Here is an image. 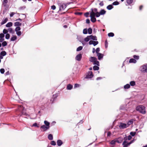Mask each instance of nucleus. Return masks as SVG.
Listing matches in <instances>:
<instances>
[{
    "label": "nucleus",
    "mask_w": 147,
    "mask_h": 147,
    "mask_svg": "<svg viewBox=\"0 0 147 147\" xmlns=\"http://www.w3.org/2000/svg\"><path fill=\"white\" fill-rule=\"evenodd\" d=\"M0 55L1 56H4L6 55V53L5 51H3L0 53Z\"/></svg>",
    "instance_id": "nucleus-29"
},
{
    "label": "nucleus",
    "mask_w": 147,
    "mask_h": 147,
    "mask_svg": "<svg viewBox=\"0 0 147 147\" xmlns=\"http://www.w3.org/2000/svg\"><path fill=\"white\" fill-rule=\"evenodd\" d=\"M0 72L1 74H3L5 72V69L3 68H1L0 69Z\"/></svg>",
    "instance_id": "nucleus-46"
},
{
    "label": "nucleus",
    "mask_w": 147,
    "mask_h": 147,
    "mask_svg": "<svg viewBox=\"0 0 147 147\" xmlns=\"http://www.w3.org/2000/svg\"><path fill=\"white\" fill-rule=\"evenodd\" d=\"M90 39V37L88 36H87L86 37L84 38V40L85 42H87L89 41Z\"/></svg>",
    "instance_id": "nucleus-39"
},
{
    "label": "nucleus",
    "mask_w": 147,
    "mask_h": 147,
    "mask_svg": "<svg viewBox=\"0 0 147 147\" xmlns=\"http://www.w3.org/2000/svg\"><path fill=\"white\" fill-rule=\"evenodd\" d=\"M20 28L19 26H17L15 30L16 32H17L20 30Z\"/></svg>",
    "instance_id": "nucleus-42"
},
{
    "label": "nucleus",
    "mask_w": 147,
    "mask_h": 147,
    "mask_svg": "<svg viewBox=\"0 0 147 147\" xmlns=\"http://www.w3.org/2000/svg\"><path fill=\"white\" fill-rule=\"evenodd\" d=\"M126 1L128 5H130L133 2V0H126Z\"/></svg>",
    "instance_id": "nucleus-38"
},
{
    "label": "nucleus",
    "mask_w": 147,
    "mask_h": 147,
    "mask_svg": "<svg viewBox=\"0 0 147 147\" xmlns=\"http://www.w3.org/2000/svg\"><path fill=\"white\" fill-rule=\"evenodd\" d=\"M97 54V55L98 57V59L99 60H101V59H102L103 58V55L102 54L99 53H98Z\"/></svg>",
    "instance_id": "nucleus-12"
},
{
    "label": "nucleus",
    "mask_w": 147,
    "mask_h": 147,
    "mask_svg": "<svg viewBox=\"0 0 147 147\" xmlns=\"http://www.w3.org/2000/svg\"><path fill=\"white\" fill-rule=\"evenodd\" d=\"M8 32V30H7L5 29H4L3 31V34H7Z\"/></svg>",
    "instance_id": "nucleus-51"
},
{
    "label": "nucleus",
    "mask_w": 147,
    "mask_h": 147,
    "mask_svg": "<svg viewBox=\"0 0 147 147\" xmlns=\"http://www.w3.org/2000/svg\"><path fill=\"white\" fill-rule=\"evenodd\" d=\"M131 138L132 137L131 136L129 135L127 137H125L124 138V140H126L127 139H128V140H130L131 139Z\"/></svg>",
    "instance_id": "nucleus-32"
},
{
    "label": "nucleus",
    "mask_w": 147,
    "mask_h": 147,
    "mask_svg": "<svg viewBox=\"0 0 147 147\" xmlns=\"http://www.w3.org/2000/svg\"><path fill=\"white\" fill-rule=\"evenodd\" d=\"M93 41L91 40L89 41V44L90 45H92L93 44Z\"/></svg>",
    "instance_id": "nucleus-63"
},
{
    "label": "nucleus",
    "mask_w": 147,
    "mask_h": 147,
    "mask_svg": "<svg viewBox=\"0 0 147 147\" xmlns=\"http://www.w3.org/2000/svg\"><path fill=\"white\" fill-rule=\"evenodd\" d=\"M117 142L116 139L112 140L110 142V144L111 145H114L115 143Z\"/></svg>",
    "instance_id": "nucleus-30"
},
{
    "label": "nucleus",
    "mask_w": 147,
    "mask_h": 147,
    "mask_svg": "<svg viewBox=\"0 0 147 147\" xmlns=\"http://www.w3.org/2000/svg\"><path fill=\"white\" fill-rule=\"evenodd\" d=\"M32 126H34L37 127H39V126L37 125V123H34L32 125Z\"/></svg>",
    "instance_id": "nucleus-56"
},
{
    "label": "nucleus",
    "mask_w": 147,
    "mask_h": 147,
    "mask_svg": "<svg viewBox=\"0 0 147 147\" xmlns=\"http://www.w3.org/2000/svg\"><path fill=\"white\" fill-rule=\"evenodd\" d=\"M51 8L53 9V10H55V9H56V7L55 6V5H53L52 6H51Z\"/></svg>",
    "instance_id": "nucleus-60"
},
{
    "label": "nucleus",
    "mask_w": 147,
    "mask_h": 147,
    "mask_svg": "<svg viewBox=\"0 0 147 147\" xmlns=\"http://www.w3.org/2000/svg\"><path fill=\"white\" fill-rule=\"evenodd\" d=\"M136 62V60L134 59H130L129 63H135Z\"/></svg>",
    "instance_id": "nucleus-21"
},
{
    "label": "nucleus",
    "mask_w": 147,
    "mask_h": 147,
    "mask_svg": "<svg viewBox=\"0 0 147 147\" xmlns=\"http://www.w3.org/2000/svg\"><path fill=\"white\" fill-rule=\"evenodd\" d=\"M16 34L18 36H20L21 34V32L20 31L16 32Z\"/></svg>",
    "instance_id": "nucleus-54"
},
{
    "label": "nucleus",
    "mask_w": 147,
    "mask_h": 147,
    "mask_svg": "<svg viewBox=\"0 0 147 147\" xmlns=\"http://www.w3.org/2000/svg\"><path fill=\"white\" fill-rule=\"evenodd\" d=\"M90 17L91 18V21L93 23L95 22L96 21V19L94 16V14H92L91 12L90 13Z\"/></svg>",
    "instance_id": "nucleus-5"
},
{
    "label": "nucleus",
    "mask_w": 147,
    "mask_h": 147,
    "mask_svg": "<svg viewBox=\"0 0 147 147\" xmlns=\"http://www.w3.org/2000/svg\"><path fill=\"white\" fill-rule=\"evenodd\" d=\"M89 14V12H87L84 13V15L86 17H88Z\"/></svg>",
    "instance_id": "nucleus-53"
},
{
    "label": "nucleus",
    "mask_w": 147,
    "mask_h": 147,
    "mask_svg": "<svg viewBox=\"0 0 147 147\" xmlns=\"http://www.w3.org/2000/svg\"><path fill=\"white\" fill-rule=\"evenodd\" d=\"M17 39V37L16 36H14L12 37L11 38V41H14Z\"/></svg>",
    "instance_id": "nucleus-37"
},
{
    "label": "nucleus",
    "mask_w": 147,
    "mask_h": 147,
    "mask_svg": "<svg viewBox=\"0 0 147 147\" xmlns=\"http://www.w3.org/2000/svg\"><path fill=\"white\" fill-rule=\"evenodd\" d=\"M129 84L130 86H134L136 85V82L134 81H131L130 82Z\"/></svg>",
    "instance_id": "nucleus-24"
},
{
    "label": "nucleus",
    "mask_w": 147,
    "mask_h": 147,
    "mask_svg": "<svg viewBox=\"0 0 147 147\" xmlns=\"http://www.w3.org/2000/svg\"><path fill=\"white\" fill-rule=\"evenodd\" d=\"M40 128L42 129L43 131H45L49 128L46 126L45 125L41 126L40 127Z\"/></svg>",
    "instance_id": "nucleus-10"
},
{
    "label": "nucleus",
    "mask_w": 147,
    "mask_h": 147,
    "mask_svg": "<svg viewBox=\"0 0 147 147\" xmlns=\"http://www.w3.org/2000/svg\"><path fill=\"white\" fill-rule=\"evenodd\" d=\"M8 20V19L7 18H5V19H3L1 23V25H3L5 24Z\"/></svg>",
    "instance_id": "nucleus-19"
},
{
    "label": "nucleus",
    "mask_w": 147,
    "mask_h": 147,
    "mask_svg": "<svg viewBox=\"0 0 147 147\" xmlns=\"http://www.w3.org/2000/svg\"><path fill=\"white\" fill-rule=\"evenodd\" d=\"M83 48V47L82 46H79L76 49V51H79L81 50Z\"/></svg>",
    "instance_id": "nucleus-40"
},
{
    "label": "nucleus",
    "mask_w": 147,
    "mask_h": 147,
    "mask_svg": "<svg viewBox=\"0 0 147 147\" xmlns=\"http://www.w3.org/2000/svg\"><path fill=\"white\" fill-rule=\"evenodd\" d=\"M88 33L89 34H91L92 32V29L90 28H89L88 29Z\"/></svg>",
    "instance_id": "nucleus-36"
},
{
    "label": "nucleus",
    "mask_w": 147,
    "mask_h": 147,
    "mask_svg": "<svg viewBox=\"0 0 147 147\" xmlns=\"http://www.w3.org/2000/svg\"><path fill=\"white\" fill-rule=\"evenodd\" d=\"M147 66L146 64L143 65L140 68V70L143 73L147 72Z\"/></svg>",
    "instance_id": "nucleus-3"
},
{
    "label": "nucleus",
    "mask_w": 147,
    "mask_h": 147,
    "mask_svg": "<svg viewBox=\"0 0 147 147\" xmlns=\"http://www.w3.org/2000/svg\"><path fill=\"white\" fill-rule=\"evenodd\" d=\"M48 138L50 140H53V136L51 134H49L48 136Z\"/></svg>",
    "instance_id": "nucleus-31"
},
{
    "label": "nucleus",
    "mask_w": 147,
    "mask_h": 147,
    "mask_svg": "<svg viewBox=\"0 0 147 147\" xmlns=\"http://www.w3.org/2000/svg\"><path fill=\"white\" fill-rule=\"evenodd\" d=\"M113 8V6L112 5H109L107 6V8L109 10H111Z\"/></svg>",
    "instance_id": "nucleus-23"
},
{
    "label": "nucleus",
    "mask_w": 147,
    "mask_h": 147,
    "mask_svg": "<svg viewBox=\"0 0 147 147\" xmlns=\"http://www.w3.org/2000/svg\"><path fill=\"white\" fill-rule=\"evenodd\" d=\"M73 87V86L70 84H69L67 85V89L68 90H70L72 89Z\"/></svg>",
    "instance_id": "nucleus-27"
},
{
    "label": "nucleus",
    "mask_w": 147,
    "mask_h": 147,
    "mask_svg": "<svg viewBox=\"0 0 147 147\" xmlns=\"http://www.w3.org/2000/svg\"><path fill=\"white\" fill-rule=\"evenodd\" d=\"M4 35L3 34L1 33L0 34V38H3L4 37Z\"/></svg>",
    "instance_id": "nucleus-57"
},
{
    "label": "nucleus",
    "mask_w": 147,
    "mask_h": 147,
    "mask_svg": "<svg viewBox=\"0 0 147 147\" xmlns=\"http://www.w3.org/2000/svg\"><path fill=\"white\" fill-rule=\"evenodd\" d=\"M133 123V121L132 120H131L128 122L127 124V127H128L130 125Z\"/></svg>",
    "instance_id": "nucleus-20"
},
{
    "label": "nucleus",
    "mask_w": 147,
    "mask_h": 147,
    "mask_svg": "<svg viewBox=\"0 0 147 147\" xmlns=\"http://www.w3.org/2000/svg\"><path fill=\"white\" fill-rule=\"evenodd\" d=\"M2 45L3 47H5L7 45V43L6 41H4L2 43Z\"/></svg>",
    "instance_id": "nucleus-43"
},
{
    "label": "nucleus",
    "mask_w": 147,
    "mask_h": 147,
    "mask_svg": "<svg viewBox=\"0 0 147 147\" xmlns=\"http://www.w3.org/2000/svg\"><path fill=\"white\" fill-rule=\"evenodd\" d=\"M15 14V13L14 12H12L10 13V17H12Z\"/></svg>",
    "instance_id": "nucleus-59"
},
{
    "label": "nucleus",
    "mask_w": 147,
    "mask_h": 147,
    "mask_svg": "<svg viewBox=\"0 0 147 147\" xmlns=\"http://www.w3.org/2000/svg\"><path fill=\"white\" fill-rule=\"evenodd\" d=\"M44 123L46 125V126H47V127H49V128L50 127V126H49L50 123L49 122H48V121H44Z\"/></svg>",
    "instance_id": "nucleus-26"
},
{
    "label": "nucleus",
    "mask_w": 147,
    "mask_h": 147,
    "mask_svg": "<svg viewBox=\"0 0 147 147\" xmlns=\"http://www.w3.org/2000/svg\"><path fill=\"white\" fill-rule=\"evenodd\" d=\"M98 43V42L97 41H93V45L94 46H95Z\"/></svg>",
    "instance_id": "nucleus-47"
},
{
    "label": "nucleus",
    "mask_w": 147,
    "mask_h": 147,
    "mask_svg": "<svg viewBox=\"0 0 147 147\" xmlns=\"http://www.w3.org/2000/svg\"><path fill=\"white\" fill-rule=\"evenodd\" d=\"M113 5H117L119 4V3L117 1H115L113 2L112 3Z\"/></svg>",
    "instance_id": "nucleus-44"
},
{
    "label": "nucleus",
    "mask_w": 147,
    "mask_h": 147,
    "mask_svg": "<svg viewBox=\"0 0 147 147\" xmlns=\"http://www.w3.org/2000/svg\"><path fill=\"white\" fill-rule=\"evenodd\" d=\"M80 86V85L78 84H75L74 85V88H76L77 87H79Z\"/></svg>",
    "instance_id": "nucleus-58"
},
{
    "label": "nucleus",
    "mask_w": 147,
    "mask_h": 147,
    "mask_svg": "<svg viewBox=\"0 0 147 147\" xmlns=\"http://www.w3.org/2000/svg\"><path fill=\"white\" fill-rule=\"evenodd\" d=\"M99 5L101 6H102L104 5L103 1H101L99 4Z\"/></svg>",
    "instance_id": "nucleus-61"
},
{
    "label": "nucleus",
    "mask_w": 147,
    "mask_h": 147,
    "mask_svg": "<svg viewBox=\"0 0 147 147\" xmlns=\"http://www.w3.org/2000/svg\"><path fill=\"white\" fill-rule=\"evenodd\" d=\"M13 24L11 22H9L6 25L7 27H9L12 26Z\"/></svg>",
    "instance_id": "nucleus-22"
},
{
    "label": "nucleus",
    "mask_w": 147,
    "mask_h": 147,
    "mask_svg": "<svg viewBox=\"0 0 147 147\" xmlns=\"http://www.w3.org/2000/svg\"><path fill=\"white\" fill-rule=\"evenodd\" d=\"M51 145L53 146H55L56 145V142L54 141H51Z\"/></svg>",
    "instance_id": "nucleus-45"
},
{
    "label": "nucleus",
    "mask_w": 147,
    "mask_h": 147,
    "mask_svg": "<svg viewBox=\"0 0 147 147\" xmlns=\"http://www.w3.org/2000/svg\"><path fill=\"white\" fill-rule=\"evenodd\" d=\"M99 12L100 15H103L105 14L106 11L104 9H102Z\"/></svg>",
    "instance_id": "nucleus-18"
},
{
    "label": "nucleus",
    "mask_w": 147,
    "mask_h": 147,
    "mask_svg": "<svg viewBox=\"0 0 147 147\" xmlns=\"http://www.w3.org/2000/svg\"><path fill=\"white\" fill-rule=\"evenodd\" d=\"M8 30L9 32L10 33L13 34L14 32V31L13 30V29L12 28H9L8 29Z\"/></svg>",
    "instance_id": "nucleus-25"
},
{
    "label": "nucleus",
    "mask_w": 147,
    "mask_h": 147,
    "mask_svg": "<svg viewBox=\"0 0 147 147\" xmlns=\"http://www.w3.org/2000/svg\"><path fill=\"white\" fill-rule=\"evenodd\" d=\"M8 2L7 0H3V4L4 6L5 7Z\"/></svg>",
    "instance_id": "nucleus-35"
},
{
    "label": "nucleus",
    "mask_w": 147,
    "mask_h": 147,
    "mask_svg": "<svg viewBox=\"0 0 147 147\" xmlns=\"http://www.w3.org/2000/svg\"><path fill=\"white\" fill-rule=\"evenodd\" d=\"M115 139L117 142L119 143H121L123 140V138L122 137H119Z\"/></svg>",
    "instance_id": "nucleus-14"
},
{
    "label": "nucleus",
    "mask_w": 147,
    "mask_h": 147,
    "mask_svg": "<svg viewBox=\"0 0 147 147\" xmlns=\"http://www.w3.org/2000/svg\"><path fill=\"white\" fill-rule=\"evenodd\" d=\"M83 33L84 34H87V30L86 28L84 29L83 30Z\"/></svg>",
    "instance_id": "nucleus-49"
},
{
    "label": "nucleus",
    "mask_w": 147,
    "mask_h": 147,
    "mask_svg": "<svg viewBox=\"0 0 147 147\" xmlns=\"http://www.w3.org/2000/svg\"><path fill=\"white\" fill-rule=\"evenodd\" d=\"M93 76V75L92 72L89 71L87 73L85 78H92Z\"/></svg>",
    "instance_id": "nucleus-6"
},
{
    "label": "nucleus",
    "mask_w": 147,
    "mask_h": 147,
    "mask_svg": "<svg viewBox=\"0 0 147 147\" xmlns=\"http://www.w3.org/2000/svg\"><path fill=\"white\" fill-rule=\"evenodd\" d=\"M82 58V54L80 53L77 55L75 59L76 60L80 61L81 60Z\"/></svg>",
    "instance_id": "nucleus-9"
},
{
    "label": "nucleus",
    "mask_w": 147,
    "mask_h": 147,
    "mask_svg": "<svg viewBox=\"0 0 147 147\" xmlns=\"http://www.w3.org/2000/svg\"><path fill=\"white\" fill-rule=\"evenodd\" d=\"M136 132L132 131L130 133V134L132 136H134L136 134Z\"/></svg>",
    "instance_id": "nucleus-48"
},
{
    "label": "nucleus",
    "mask_w": 147,
    "mask_h": 147,
    "mask_svg": "<svg viewBox=\"0 0 147 147\" xmlns=\"http://www.w3.org/2000/svg\"><path fill=\"white\" fill-rule=\"evenodd\" d=\"M96 60H97L96 58L94 57H91L90 58L89 61L92 62L93 63Z\"/></svg>",
    "instance_id": "nucleus-15"
},
{
    "label": "nucleus",
    "mask_w": 147,
    "mask_h": 147,
    "mask_svg": "<svg viewBox=\"0 0 147 147\" xmlns=\"http://www.w3.org/2000/svg\"><path fill=\"white\" fill-rule=\"evenodd\" d=\"M136 109L137 111L143 114L146 113L145 107L143 105H140L136 107Z\"/></svg>",
    "instance_id": "nucleus-1"
},
{
    "label": "nucleus",
    "mask_w": 147,
    "mask_h": 147,
    "mask_svg": "<svg viewBox=\"0 0 147 147\" xmlns=\"http://www.w3.org/2000/svg\"><path fill=\"white\" fill-rule=\"evenodd\" d=\"M70 4V3H58V5L59 6V11L61 10H64L65 8L67 7V6Z\"/></svg>",
    "instance_id": "nucleus-2"
},
{
    "label": "nucleus",
    "mask_w": 147,
    "mask_h": 147,
    "mask_svg": "<svg viewBox=\"0 0 147 147\" xmlns=\"http://www.w3.org/2000/svg\"><path fill=\"white\" fill-rule=\"evenodd\" d=\"M86 22L87 24H89L90 23V21L89 19H87L86 20Z\"/></svg>",
    "instance_id": "nucleus-64"
},
{
    "label": "nucleus",
    "mask_w": 147,
    "mask_h": 147,
    "mask_svg": "<svg viewBox=\"0 0 147 147\" xmlns=\"http://www.w3.org/2000/svg\"><path fill=\"white\" fill-rule=\"evenodd\" d=\"M114 35V34L112 32H110L108 34V36L109 37H113Z\"/></svg>",
    "instance_id": "nucleus-41"
},
{
    "label": "nucleus",
    "mask_w": 147,
    "mask_h": 147,
    "mask_svg": "<svg viewBox=\"0 0 147 147\" xmlns=\"http://www.w3.org/2000/svg\"><path fill=\"white\" fill-rule=\"evenodd\" d=\"M130 87V85L129 84H127L124 86V88L125 89H128Z\"/></svg>",
    "instance_id": "nucleus-34"
},
{
    "label": "nucleus",
    "mask_w": 147,
    "mask_h": 147,
    "mask_svg": "<svg viewBox=\"0 0 147 147\" xmlns=\"http://www.w3.org/2000/svg\"><path fill=\"white\" fill-rule=\"evenodd\" d=\"M127 127V125L126 124L120 123L119 125V127L120 129H124Z\"/></svg>",
    "instance_id": "nucleus-7"
},
{
    "label": "nucleus",
    "mask_w": 147,
    "mask_h": 147,
    "mask_svg": "<svg viewBox=\"0 0 147 147\" xmlns=\"http://www.w3.org/2000/svg\"><path fill=\"white\" fill-rule=\"evenodd\" d=\"M93 64L94 65H96L97 66L99 65V63L98 61H97V60H96L93 63Z\"/></svg>",
    "instance_id": "nucleus-28"
},
{
    "label": "nucleus",
    "mask_w": 147,
    "mask_h": 147,
    "mask_svg": "<svg viewBox=\"0 0 147 147\" xmlns=\"http://www.w3.org/2000/svg\"><path fill=\"white\" fill-rule=\"evenodd\" d=\"M93 69L94 70H98L99 69V67L97 66L94 65L93 67Z\"/></svg>",
    "instance_id": "nucleus-33"
},
{
    "label": "nucleus",
    "mask_w": 147,
    "mask_h": 147,
    "mask_svg": "<svg viewBox=\"0 0 147 147\" xmlns=\"http://www.w3.org/2000/svg\"><path fill=\"white\" fill-rule=\"evenodd\" d=\"M90 37V39L92 40H97V38L96 36H93L92 35H90L88 36Z\"/></svg>",
    "instance_id": "nucleus-11"
},
{
    "label": "nucleus",
    "mask_w": 147,
    "mask_h": 147,
    "mask_svg": "<svg viewBox=\"0 0 147 147\" xmlns=\"http://www.w3.org/2000/svg\"><path fill=\"white\" fill-rule=\"evenodd\" d=\"M22 25V23L18 22H17L15 23L14 26H19Z\"/></svg>",
    "instance_id": "nucleus-17"
},
{
    "label": "nucleus",
    "mask_w": 147,
    "mask_h": 147,
    "mask_svg": "<svg viewBox=\"0 0 147 147\" xmlns=\"http://www.w3.org/2000/svg\"><path fill=\"white\" fill-rule=\"evenodd\" d=\"M133 57L135 59H139V56H138L134 55L133 56Z\"/></svg>",
    "instance_id": "nucleus-52"
},
{
    "label": "nucleus",
    "mask_w": 147,
    "mask_h": 147,
    "mask_svg": "<svg viewBox=\"0 0 147 147\" xmlns=\"http://www.w3.org/2000/svg\"><path fill=\"white\" fill-rule=\"evenodd\" d=\"M10 37V35L9 34H7L5 35V38L6 39H8Z\"/></svg>",
    "instance_id": "nucleus-50"
},
{
    "label": "nucleus",
    "mask_w": 147,
    "mask_h": 147,
    "mask_svg": "<svg viewBox=\"0 0 147 147\" xmlns=\"http://www.w3.org/2000/svg\"><path fill=\"white\" fill-rule=\"evenodd\" d=\"M100 49L99 48H97L96 49V52L97 54L98 53H99L98 52L100 51Z\"/></svg>",
    "instance_id": "nucleus-55"
},
{
    "label": "nucleus",
    "mask_w": 147,
    "mask_h": 147,
    "mask_svg": "<svg viewBox=\"0 0 147 147\" xmlns=\"http://www.w3.org/2000/svg\"><path fill=\"white\" fill-rule=\"evenodd\" d=\"M122 145L123 146V147H127L130 144H129V143H127V142L125 140L123 143Z\"/></svg>",
    "instance_id": "nucleus-13"
},
{
    "label": "nucleus",
    "mask_w": 147,
    "mask_h": 147,
    "mask_svg": "<svg viewBox=\"0 0 147 147\" xmlns=\"http://www.w3.org/2000/svg\"><path fill=\"white\" fill-rule=\"evenodd\" d=\"M93 9V11L95 13H96V12H98V9L97 8H94V9Z\"/></svg>",
    "instance_id": "nucleus-62"
},
{
    "label": "nucleus",
    "mask_w": 147,
    "mask_h": 147,
    "mask_svg": "<svg viewBox=\"0 0 147 147\" xmlns=\"http://www.w3.org/2000/svg\"><path fill=\"white\" fill-rule=\"evenodd\" d=\"M91 13L92 14H94V16H96V17H99L100 15V13L99 12H97L96 13H95L93 11V8L91 9Z\"/></svg>",
    "instance_id": "nucleus-8"
},
{
    "label": "nucleus",
    "mask_w": 147,
    "mask_h": 147,
    "mask_svg": "<svg viewBox=\"0 0 147 147\" xmlns=\"http://www.w3.org/2000/svg\"><path fill=\"white\" fill-rule=\"evenodd\" d=\"M57 143L58 146H60L63 144V142L61 140H59L57 141Z\"/></svg>",
    "instance_id": "nucleus-16"
},
{
    "label": "nucleus",
    "mask_w": 147,
    "mask_h": 147,
    "mask_svg": "<svg viewBox=\"0 0 147 147\" xmlns=\"http://www.w3.org/2000/svg\"><path fill=\"white\" fill-rule=\"evenodd\" d=\"M23 107L22 106L20 105L19 107V110H21V109H23L22 111H21L20 113V115H26V113L24 112V110L23 109Z\"/></svg>",
    "instance_id": "nucleus-4"
}]
</instances>
